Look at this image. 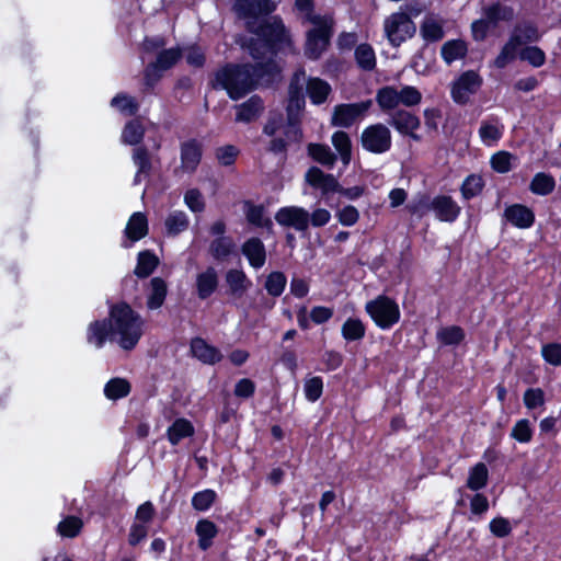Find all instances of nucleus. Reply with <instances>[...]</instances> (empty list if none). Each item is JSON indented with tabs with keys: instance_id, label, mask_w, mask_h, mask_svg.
<instances>
[{
	"instance_id": "55",
	"label": "nucleus",
	"mask_w": 561,
	"mask_h": 561,
	"mask_svg": "<svg viewBox=\"0 0 561 561\" xmlns=\"http://www.w3.org/2000/svg\"><path fill=\"white\" fill-rule=\"evenodd\" d=\"M534 436V428L528 419H520L516 421L511 431V437L520 444H528Z\"/></svg>"
},
{
	"instance_id": "16",
	"label": "nucleus",
	"mask_w": 561,
	"mask_h": 561,
	"mask_svg": "<svg viewBox=\"0 0 561 561\" xmlns=\"http://www.w3.org/2000/svg\"><path fill=\"white\" fill-rule=\"evenodd\" d=\"M190 351L193 357L205 365H216L224 358L220 350L201 336H195L190 342Z\"/></svg>"
},
{
	"instance_id": "43",
	"label": "nucleus",
	"mask_w": 561,
	"mask_h": 561,
	"mask_svg": "<svg viewBox=\"0 0 561 561\" xmlns=\"http://www.w3.org/2000/svg\"><path fill=\"white\" fill-rule=\"evenodd\" d=\"M308 154L312 160L327 168H333L336 162V156L332 152L328 145L309 144Z\"/></svg>"
},
{
	"instance_id": "31",
	"label": "nucleus",
	"mask_w": 561,
	"mask_h": 561,
	"mask_svg": "<svg viewBox=\"0 0 561 561\" xmlns=\"http://www.w3.org/2000/svg\"><path fill=\"white\" fill-rule=\"evenodd\" d=\"M159 263V257L152 251H140L137 255V264L134 274L138 278H147L154 272Z\"/></svg>"
},
{
	"instance_id": "4",
	"label": "nucleus",
	"mask_w": 561,
	"mask_h": 561,
	"mask_svg": "<svg viewBox=\"0 0 561 561\" xmlns=\"http://www.w3.org/2000/svg\"><path fill=\"white\" fill-rule=\"evenodd\" d=\"M310 23L313 27L306 35L305 55L309 59H318L330 45L334 21L328 15H314Z\"/></svg>"
},
{
	"instance_id": "18",
	"label": "nucleus",
	"mask_w": 561,
	"mask_h": 561,
	"mask_svg": "<svg viewBox=\"0 0 561 561\" xmlns=\"http://www.w3.org/2000/svg\"><path fill=\"white\" fill-rule=\"evenodd\" d=\"M148 219L141 211L134 213L125 227L124 233L127 240L122 242V247L130 248L134 242H137L148 234Z\"/></svg>"
},
{
	"instance_id": "5",
	"label": "nucleus",
	"mask_w": 561,
	"mask_h": 561,
	"mask_svg": "<svg viewBox=\"0 0 561 561\" xmlns=\"http://www.w3.org/2000/svg\"><path fill=\"white\" fill-rule=\"evenodd\" d=\"M432 210L435 217L443 222H455L461 213V207L450 196L439 194L430 199L428 196L424 195L415 205L409 206L411 214H420Z\"/></svg>"
},
{
	"instance_id": "37",
	"label": "nucleus",
	"mask_w": 561,
	"mask_h": 561,
	"mask_svg": "<svg viewBox=\"0 0 561 561\" xmlns=\"http://www.w3.org/2000/svg\"><path fill=\"white\" fill-rule=\"evenodd\" d=\"M104 396L112 401L126 398L131 391V385L126 378H111L104 386Z\"/></svg>"
},
{
	"instance_id": "17",
	"label": "nucleus",
	"mask_w": 561,
	"mask_h": 561,
	"mask_svg": "<svg viewBox=\"0 0 561 561\" xmlns=\"http://www.w3.org/2000/svg\"><path fill=\"white\" fill-rule=\"evenodd\" d=\"M305 69H297L289 81L288 85V105H287V115H293V110L301 111L305 108L306 99L304 92V80H305Z\"/></svg>"
},
{
	"instance_id": "10",
	"label": "nucleus",
	"mask_w": 561,
	"mask_h": 561,
	"mask_svg": "<svg viewBox=\"0 0 561 561\" xmlns=\"http://www.w3.org/2000/svg\"><path fill=\"white\" fill-rule=\"evenodd\" d=\"M483 81L474 70L463 71L451 84L450 96L458 105H466L471 94H476Z\"/></svg>"
},
{
	"instance_id": "9",
	"label": "nucleus",
	"mask_w": 561,
	"mask_h": 561,
	"mask_svg": "<svg viewBox=\"0 0 561 561\" xmlns=\"http://www.w3.org/2000/svg\"><path fill=\"white\" fill-rule=\"evenodd\" d=\"M360 144L363 149L367 152L382 154L391 149V131L388 126L382 123L368 125L362 131Z\"/></svg>"
},
{
	"instance_id": "61",
	"label": "nucleus",
	"mask_w": 561,
	"mask_h": 561,
	"mask_svg": "<svg viewBox=\"0 0 561 561\" xmlns=\"http://www.w3.org/2000/svg\"><path fill=\"white\" fill-rule=\"evenodd\" d=\"M256 385L250 378L239 379L233 388L234 397L241 400H249L255 394Z\"/></svg>"
},
{
	"instance_id": "62",
	"label": "nucleus",
	"mask_w": 561,
	"mask_h": 561,
	"mask_svg": "<svg viewBox=\"0 0 561 561\" xmlns=\"http://www.w3.org/2000/svg\"><path fill=\"white\" fill-rule=\"evenodd\" d=\"M399 104L415 106L422 101L421 92L412 85H404L398 91Z\"/></svg>"
},
{
	"instance_id": "64",
	"label": "nucleus",
	"mask_w": 561,
	"mask_h": 561,
	"mask_svg": "<svg viewBox=\"0 0 561 561\" xmlns=\"http://www.w3.org/2000/svg\"><path fill=\"white\" fill-rule=\"evenodd\" d=\"M162 69H160L153 62L146 66L144 70V85L145 91L152 90L162 78Z\"/></svg>"
},
{
	"instance_id": "33",
	"label": "nucleus",
	"mask_w": 561,
	"mask_h": 561,
	"mask_svg": "<svg viewBox=\"0 0 561 561\" xmlns=\"http://www.w3.org/2000/svg\"><path fill=\"white\" fill-rule=\"evenodd\" d=\"M234 248L231 237H220L210 241L208 252L215 261L224 262L233 253Z\"/></svg>"
},
{
	"instance_id": "57",
	"label": "nucleus",
	"mask_w": 561,
	"mask_h": 561,
	"mask_svg": "<svg viewBox=\"0 0 561 561\" xmlns=\"http://www.w3.org/2000/svg\"><path fill=\"white\" fill-rule=\"evenodd\" d=\"M519 58L535 68L546 64V54L539 46H526L519 53Z\"/></svg>"
},
{
	"instance_id": "56",
	"label": "nucleus",
	"mask_w": 561,
	"mask_h": 561,
	"mask_svg": "<svg viewBox=\"0 0 561 561\" xmlns=\"http://www.w3.org/2000/svg\"><path fill=\"white\" fill-rule=\"evenodd\" d=\"M305 398L309 402H317L323 393V379L320 376H312L305 379L304 382Z\"/></svg>"
},
{
	"instance_id": "27",
	"label": "nucleus",
	"mask_w": 561,
	"mask_h": 561,
	"mask_svg": "<svg viewBox=\"0 0 561 561\" xmlns=\"http://www.w3.org/2000/svg\"><path fill=\"white\" fill-rule=\"evenodd\" d=\"M306 92L312 104L321 105L328 100L332 88L325 80L318 77H310L306 83Z\"/></svg>"
},
{
	"instance_id": "51",
	"label": "nucleus",
	"mask_w": 561,
	"mask_h": 561,
	"mask_svg": "<svg viewBox=\"0 0 561 561\" xmlns=\"http://www.w3.org/2000/svg\"><path fill=\"white\" fill-rule=\"evenodd\" d=\"M133 161L137 167L138 173L149 176L152 172L151 154L147 147L138 146L133 150Z\"/></svg>"
},
{
	"instance_id": "49",
	"label": "nucleus",
	"mask_w": 561,
	"mask_h": 561,
	"mask_svg": "<svg viewBox=\"0 0 561 561\" xmlns=\"http://www.w3.org/2000/svg\"><path fill=\"white\" fill-rule=\"evenodd\" d=\"M287 285V277L284 272L273 271L265 279L264 288L272 297H279L284 293Z\"/></svg>"
},
{
	"instance_id": "24",
	"label": "nucleus",
	"mask_w": 561,
	"mask_h": 561,
	"mask_svg": "<svg viewBox=\"0 0 561 561\" xmlns=\"http://www.w3.org/2000/svg\"><path fill=\"white\" fill-rule=\"evenodd\" d=\"M218 526L208 518H201L195 525V534L198 538V548L207 551L213 545L214 539L218 536Z\"/></svg>"
},
{
	"instance_id": "54",
	"label": "nucleus",
	"mask_w": 561,
	"mask_h": 561,
	"mask_svg": "<svg viewBox=\"0 0 561 561\" xmlns=\"http://www.w3.org/2000/svg\"><path fill=\"white\" fill-rule=\"evenodd\" d=\"M513 160H516V157L513 153L501 150L492 154L490 165L496 173L505 174L513 169Z\"/></svg>"
},
{
	"instance_id": "11",
	"label": "nucleus",
	"mask_w": 561,
	"mask_h": 561,
	"mask_svg": "<svg viewBox=\"0 0 561 561\" xmlns=\"http://www.w3.org/2000/svg\"><path fill=\"white\" fill-rule=\"evenodd\" d=\"M371 104V100L337 104L334 106L331 124L336 127L350 128L370 108Z\"/></svg>"
},
{
	"instance_id": "36",
	"label": "nucleus",
	"mask_w": 561,
	"mask_h": 561,
	"mask_svg": "<svg viewBox=\"0 0 561 561\" xmlns=\"http://www.w3.org/2000/svg\"><path fill=\"white\" fill-rule=\"evenodd\" d=\"M485 187V181L482 175L471 173L465 178L460 185L462 199L471 201L482 194Z\"/></svg>"
},
{
	"instance_id": "28",
	"label": "nucleus",
	"mask_w": 561,
	"mask_h": 561,
	"mask_svg": "<svg viewBox=\"0 0 561 561\" xmlns=\"http://www.w3.org/2000/svg\"><path fill=\"white\" fill-rule=\"evenodd\" d=\"M483 16L492 24V27L497 26L500 22H510L515 16V11L512 7L502 4L500 1L493 2L483 8Z\"/></svg>"
},
{
	"instance_id": "48",
	"label": "nucleus",
	"mask_w": 561,
	"mask_h": 561,
	"mask_svg": "<svg viewBox=\"0 0 561 561\" xmlns=\"http://www.w3.org/2000/svg\"><path fill=\"white\" fill-rule=\"evenodd\" d=\"M218 494L213 489L195 492L191 499L192 507L197 512L208 511L217 501Z\"/></svg>"
},
{
	"instance_id": "15",
	"label": "nucleus",
	"mask_w": 561,
	"mask_h": 561,
	"mask_svg": "<svg viewBox=\"0 0 561 561\" xmlns=\"http://www.w3.org/2000/svg\"><path fill=\"white\" fill-rule=\"evenodd\" d=\"M87 342L96 348H102L107 341H115L112 325L107 318L94 320L89 323L85 333Z\"/></svg>"
},
{
	"instance_id": "42",
	"label": "nucleus",
	"mask_w": 561,
	"mask_h": 561,
	"mask_svg": "<svg viewBox=\"0 0 561 561\" xmlns=\"http://www.w3.org/2000/svg\"><path fill=\"white\" fill-rule=\"evenodd\" d=\"M331 140L343 164L348 165L352 159V141L348 134L344 130H337L333 133Z\"/></svg>"
},
{
	"instance_id": "34",
	"label": "nucleus",
	"mask_w": 561,
	"mask_h": 561,
	"mask_svg": "<svg viewBox=\"0 0 561 561\" xmlns=\"http://www.w3.org/2000/svg\"><path fill=\"white\" fill-rule=\"evenodd\" d=\"M436 339L442 346H458L465 341L466 332L460 325H447L437 331Z\"/></svg>"
},
{
	"instance_id": "60",
	"label": "nucleus",
	"mask_w": 561,
	"mask_h": 561,
	"mask_svg": "<svg viewBox=\"0 0 561 561\" xmlns=\"http://www.w3.org/2000/svg\"><path fill=\"white\" fill-rule=\"evenodd\" d=\"M344 362V356L342 353L335 351V350H327L321 358V363L324 365L323 368H321V371H334L339 369Z\"/></svg>"
},
{
	"instance_id": "23",
	"label": "nucleus",
	"mask_w": 561,
	"mask_h": 561,
	"mask_svg": "<svg viewBox=\"0 0 561 561\" xmlns=\"http://www.w3.org/2000/svg\"><path fill=\"white\" fill-rule=\"evenodd\" d=\"M264 111V102L260 95H252L237 107L236 121L251 123Z\"/></svg>"
},
{
	"instance_id": "47",
	"label": "nucleus",
	"mask_w": 561,
	"mask_h": 561,
	"mask_svg": "<svg viewBox=\"0 0 561 561\" xmlns=\"http://www.w3.org/2000/svg\"><path fill=\"white\" fill-rule=\"evenodd\" d=\"M190 221L186 214L182 210H175L169 214L164 226L169 236H176L188 228Z\"/></svg>"
},
{
	"instance_id": "39",
	"label": "nucleus",
	"mask_w": 561,
	"mask_h": 561,
	"mask_svg": "<svg viewBox=\"0 0 561 561\" xmlns=\"http://www.w3.org/2000/svg\"><path fill=\"white\" fill-rule=\"evenodd\" d=\"M354 57L359 69L364 71H373L376 68V54L370 44L362 43L357 45L354 51Z\"/></svg>"
},
{
	"instance_id": "40",
	"label": "nucleus",
	"mask_w": 561,
	"mask_h": 561,
	"mask_svg": "<svg viewBox=\"0 0 561 561\" xmlns=\"http://www.w3.org/2000/svg\"><path fill=\"white\" fill-rule=\"evenodd\" d=\"M556 188V180L550 173L538 172L529 184V191L539 196H547Z\"/></svg>"
},
{
	"instance_id": "7",
	"label": "nucleus",
	"mask_w": 561,
	"mask_h": 561,
	"mask_svg": "<svg viewBox=\"0 0 561 561\" xmlns=\"http://www.w3.org/2000/svg\"><path fill=\"white\" fill-rule=\"evenodd\" d=\"M383 32L389 44L398 48L408 39L414 37L416 25L407 12L398 11L385 19Z\"/></svg>"
},
{
	"instance_id": "35",
	"label": "nucleus",
	"mask_w": 561,
	"mask_h": 561,
	"mask_svg": "<svg viewBox=\"0 0 561 561\" xmlns=\"http://www.w3.org/2000/svg\"><path fill=\"white\" fill-rule=\"evenodd\" d=\"M468 46L462 39H450L443 44L440 56L447 65L467 56Z\"/></svg>"
},
{
	"instance_id": "2",
	"label": "nucleus",
	"mask_w": 561,
	"mask_h": 561,
	"mask_svg": "<svg viewBox=\"0 0 561 561\" xmlns=\"http://www.w3.org/2000/svg\"><path fill=\"white\" fill-rule=\"evenodd\" d=\"M282 79V68L274 58L255 62H227L219 68L209 83L214 90H225L238 101L257 88H273Z\"/></svg>"
},
{
	"instance_id": "59",
	"label": "nucleus",
	"mask_w": 561,
	"mask_h": 561,
	"mask_svg": "<svg viewBox=\"0 0 561 561\" xmlns=\"http://www.w3.org/2000/svg\"><path fill=\"white\" fill-rule=\"evenodd\" d=\"M240 150L234 145H225L215 150V157L222 167H231L236 163Z\"/></svg>"
},
{
	"instance_id": "58",
	"label": "nucleus",
	"mask_w": 561,
	"mask_h": 561,
	"mask_svg": "<svg viewBox=\"0 0 561 561\" xmlns=\"http://www.w3.org/2000/svg\"><path fill=\"white\" fill-rule=\"evenodd\" d=\"M479 136L483 144L491 146L502 138L503 129L495 124L482 122L479 128Z\"/></svg>"
},
{
	"instance_id": "41",
	"label": "nucleus",
	"mask_w": 561,
	"mask_h": 561,
	"mask_svg": "<svg viewBox=\"0 0 561 561\" xmlns=\"http://www.w3.org/2000/svg\"><path fill=\"white\" fill-rule=\"evenodd\" d=\"M420 34L428 44L442 41L445 36V31L440 22L431 18H425L421 23Z\"/></svg>"
},
{
	"instance_id": "52",
	"label": "nucleus",
	"mask_w": 561,
	"mask_h": 561,
	"mask_svg": "<svg viewBox=\"0 0 561 561\" xmlns=\"http://www.w3.org/2000/svg\"><path fill=\"white\" fill-rule=\"evenodd\" d=\"M111 105L116 107L127 116H135L139 111V103L125 93H117L112 100Z\"/></svg>"
},
{
	"instance_id": "3",
	"label": "nucleus",
	"mask_w": 561,
	"mask_h": 561,
	"mask_svg": "<svg viewBox=\"0 0 561 561\" xmlns=\"http://www.w3.org/2000/svg\"><path fill=\"white\" fill-rule=\"evenodd\" d=\"M117 343L124 351H133L139 343L144 331V321L126 301H118L110 306L108 317Z\"/></svg>"
},
{
	"instance_id": "63",
	"label": "nucleus",
	"mask_w": 561,
	"mask_h": 561,
	"mask_svg": "<svg viewBox=\"0 0 561 561\" xmlns=\"http://www.w3.org/2000/svg\"><path fill=\"white\" fill-rule=\"evenodd\" d=\"M541 356L552 366H561V343H547L541 348Z\"/></svg>"
},
{
	"instance_id": "25",
	"label": "nucleus",
	"mask_w": 561,
	"mask_h": 561,
	"mask_svg": "<svg viewBox=\"0 0 561 561\" xmlns=\"http://www.w3.org/2000/svg\"><path fill=\"white\" fill-rule=\"evenodd\" d=\"M218 287V274L211 266L196 276V291L199 299H208Z\"/></svg>"
},
{
	"instance_id": "22",
	"label": "nucleus",
	"mask_w": 561,
	"mask_h": 561,
	"mask_svg": "<svg viewBox=\"0 0 561 561\" xmlns=\"http://www.w3.org/2000/svg\"><path fill=\"white\" fill-rule=\"evenodd\" d=\"M244 215L249 225L255 228L265 229L267 232H273V221L270 217L265 216V206L263 204H254L251 201H244Z\"/></svg>"
},
{
	"instance_id": "38",
	"label": "nucleus",
	"mask_w": 561,
	"mask_h": 561,
	"mask_svg": "<svg viewBox=\"0 0 561 561\" xmlns=\"http://www.w3.org/2000/svg\"><path fill=\"white\" fill-rule=\"evenodd\" d=\"M520 46V41L517 36H510L508 41L501 48L500 54L493 60V66L496 69H504L508 64L517 58V48Z\"/></svg>"
},
{
	"instance_id": "1",
	"label": "nucleus",
	"mask_w": 561,
	"mask_h": 561,
	"mask_svg": "<svg viewBox=\"0 0 561 561\" xmlns=\"http://www.w3.org/2000/svg\"><path fill=\"white\" fill-rule=\"evenodd\" d=\"M232 10L245 20V30L255 35L248 41L247 48L254 60L264 61L266 54L274 58L291 46L289 31L276 10L274 0H233Z\"/></svg>"
},
{
	"instance_id": "29",
	"label": "nucleus",
	"mask_w": 561,
	"mask_h": 561,
	"mask_svg": "<svg viewBox=\"0 0 561 561\" xmlns=\"http://www.w3.org/2000/svg\"><path fill=\"white\" fill-rule=\"evenodd\" d=\"M168 295V286L162 277H152L150 279V291L147 297V308L157 310L161 308Z\"/></svg>"
},
{
	"instance_id": "6",
	"label": "nucleus",
	"mask_w": 561,
	"mask_h": 561,
	"mask_svg": "<svg viewBox=\"0 0 561 561\" xmlns=\"http://www.w3.org/2000/svg\"><path fill=\"white\" fill-rule=\"evenodd\" d=\"M365 311L374 321L376 327L381 330H390L401 318V311L398 302L387 296L378 295L365 305Z\"/></svg>"
},
{
	"instance_id": "44",
	"label": "nucleus",
	"mask_w": 561,
	"mask_h": 561,
	"mask_svg": "<svg viewBox=\"0 0 561 561\" xmlns=\"http://www.w3.org/2000/svg\"><path fill=\"white\" fill-rule=\"evenodd\" d=\"M489 480L488 468L484 462H478L469 470L466 486L472 491H479L486 486Z\"/></svg>"
},
{
	"instance_id": "14",
	"label": "nucleus",
	"mask_w": 561,
	"mask_h": 561,
	"mask_svg": "<svg viewBox=\"0 0 561 561\" xmlns=\"http://www.w3.org/2000/svg\"><path fill=\"white\" fill-rule=\"evenodd\" d=\"M181 167L184 171L193 173L197 170L203 158V145L196 138H190L180 146Z\"/></svg>"
},
{
	"instance_id": "21",
	"label": "nucleus",
	"mask_w": 561,
	"mask_h": 561,
	"mask_svg": "<svg viewBox=\"0 0 561 561\" xmlns=\"http://www.w3.org/2000/svg\"><path fill=\"white\" fill-rule=\"evenodd\" d=\"M225 280L228 286L227 294L233 298H241L252 286V280L243 270L230 268L226 272Z\"/></svg>"
},
{
	"instance_id": "20",
	"label": "nucleus",
	"mask_w": 561,
	"mask_h": 561,
	"mask_svg": "<svg viewBox=\"0 0 561 561\" xmlns=\"http://www.w3.org/2000/svg\"><path fill=\"white\" fill-rule=\"evenodd\" d=\"M241 253L247 257L251 267L259 270L266 262V249L257 237L247 239L241 245Z\"/></svg>"
},
{
	"instance_id": "12",
	"label": "nucleus",
	"mask_w": 561,
	"mask_h": 561,
	"mask_svg": "<svg viewBox=\"0 0 561 561\" xmlns=\"http://www.w3.org/2000/svg\"><path fill=\"white\" fill-rule=\"evenodd\" d=\"M401 136L409 137L414 141H421V136L415 131L421 126V119L407 110H396L387 121Z\"/></svg>"
},
{
	"instance_id": "46",
	"label": "nucleus",
	"mask_w": 561,
	"mask_h": 561,
	"mask_svg": "<svg viewBox=\"0 0 561 561\" xmlns=\"http://www.w3.org/2000/svg\"><path fill=\"white\" fill-rule=\"evenodd\" d=\"M376 102L383 112L396 110L399 105L398 90L391 85L378 89L376 93Z\"/></svg>"
},
{
	"instance_id": "8",
	"label": "nucleus",
	"mask_w": 561,
	"mask_h": 561,
	"mask_svg": "<svg viewBox=\"0 0 561 561\" xmlns=\"http://www.w3.org/2000/svg\"><path fill=\"white\" fill-rule=\"evenodd\" d=\"M284 137H272L267 144L266 151L274 156H280L282 160L287 159L288 147L290 144H299L304 137L301 124L298 117L288 114L283 127Z\"/></svg>"
},
{
	"instance_id": "50",
	"label": "nucleus",
	"mask_w": 561,
	"mask_h": 561,
	"mask_svg": "<svg viewBox=\"0 0 561 561\" xmlns=\"http://www.w3.org/2000/svg\"><path fill=\"white\" fill-rule=\"evenodd\" d=\"M83 528V522L80 517L69 515L59 522L57 533L65 538L77 537Z\"/></svg>"
},
{
	"instance_id": "45",
	"label": "nucleus",
	"mask_w": 561,
	"mask_h": 561,
	"mask_svg": "<svg viewBox=\"0 0 561 561\" xmlns=\"http://www.w3.org/2000/svg\"><path fill=\"white\" fill-rule=\"evenodd\" d=\"M511 36H517L520 45L536 43L541 37L537 25L530 21L516 24Z\"/></svg>"
},
{
	"instance_id": "32",
	"label": "nucleus",
	"mask_w": 561,
	"mask_h": 561,
	"mask_svg": "<svg viewBox=\"0 0 561 561\" xmlns=\"http://www.w3.org/2000/svg\"><path fill=\"white\" fill-rule=\"evenodd\" d=\"M366 325L357 317H348L341 328V335L347 342H359L366 335Z\"/></svg>"
},
{
	"instance_id": "19",
	"label": "nucleus",
	"mask_w": 561,
	"mask_h": 561,
	"mask_svg": "<svg viewBox=\"0 0 561 561\" xmlns=\"http://www.w3.org/2000/svg\"><path fill=\"white\" fill-rule=\"evenodd\" d=\"M505 219L518 229L531 228L536 216L534 210L524 204H512L504 209Z\"/></svg>"
},
{
	"instance_id": "26",
	"label": "nucleus",
	"mask_w": 561,
	"mask_h": 561,
	"mask_svg": "<svg viewBox=\"0 0 561 561\" xmlns=\"http://www.w3.org/2000/svg\"><path fill=\"white\" fill-rule=\"evenodd\" d=\"M195 427L193 423L185 417L175 419L167 430V438L172 446H176L184 438L194 436Z\"/></svg>"
},
{
	"instance_id": "30",
	"label": "nucleus",
	"mask_w": 561,
	"mask_h": 561,
	"mask_svg": "<svg viewBox=\"0 0 561 561\" xmlns=\"http://www.w3.org/2000/svg\"><path fill=\"white\" fill-rule=\"evenodd\" d=\"M145 126L139 117L126 122L122 130V142L125 145L137 146L142 142L145 137Z\"/></svg>"
},
{
	"instance_id": "13",
	"label": "nucleus",
	"mask_w": 561,
	"mask_h": 561,
	"mask_svg": "<svg viewBox=\"0 0 561 561\" xmlns=\"http://www.w3.org/2000/svg\"><path fill=\"white\" fill-rule=\"evenodd\" d=\"M276 222L283 227L306 231L309 227V213L298 206L280 207L274 216Z\"/></svg>"
},
{
	"instance_id": "53",
	"label": "nucleus",
	"mask_w": 561,
	"mask_h": 561,
	"mask_svg": "<svg viewBox=\"0 0 561 561\" xmlns=\"http://www.w3.org/2000/svg\"><path fill=\"white\" fill-rule=\"evenodd\" d=\"M182 58V49L180 47H172L162 49L158 53L154 65L163 71L171 69Z\"/></svg>"
}]
</instances>
